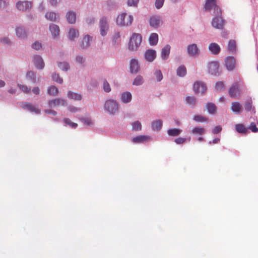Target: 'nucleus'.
Wrapping results in <instances>:
<instances>
[{
  "label": "nucleus",
  "mask_w": 258,
  "mask_h": 258,
  "mask_svg": "<svg viewBox=\"0 0 258 258\" xmlns=\"http://www.w3.org/2000/svg\"><path fill=\"white\" fill-rule=\"evenodd\" d=\"M133 21V18L131 15H127L126 13H122L118 16L116 19L117 25L120 26H127L131 25Z\"/></svg>",
  "instance_id": "nucleus-1"
},
{
  "label": "nucleus",
  "mask_w": 258,
  "mask_h": 258,
  "mask_svg": "<svg viewBox=\"0 0 258 258\" xmlns=\"http://www.w3.org/2000/svg\"><path fill=\"white\" fill-rule=\"evenodd\" d=\"M142 42V36L139 34L134 33L131 37L129 43V49L135 51L139 48Z\"/></svg>",
  "instance_id": "nucleus-2"
},
{
  "label": "nucleus",
  "mask_w": 258,
  "mask_h": 258,
  "mask_svg": "<svg viewBox=\"0 0 258 258\" xmlns=\"http://www.w3.org/2000/svg\"><path fill=\"white\" fill-rule=\"evenodd\" d=\"M104 108L108 113L113 115L118 111V103L114 100H108L104 104Z\"/></svg>",
  "instance_id": "nucleus-3"
},
{
  "label": "nucleus",
  "mask_w": 258,
  "mask_h": 258,
  "mask_svg": "<svg viewBox=\"0 0 258 258\" xmlns=\"http://www.w3.org/2000/svg\"><path fill=\"white\" fill-rule=\"evenodd\" d=\"M204 8L206 11L213 10L215 15H221L222 13L220 8L217 5L216 0H206Z\"/></svg>",
  "instance_id": "nucleus-4"
},
{
  "label": "nucleus",
  "mask_w": 258,
  "mask_h": 258,
  "mask_svg": "<svg viewBox=\"0 0 258 258\" xmlns=\"http://www.w3.org/2000/svg\"><path fill=\"white\" fill-rule=\"evenodd\" d=\"M193 89L195 93L203 94L206 92L207 86L204 82L197 81L194 84Z\"/></svg>",
  "instance_id": "nucleus-5"
},
{
  "label": "nucleus",
  "mask_w": 258,
  "mask_h": 258,
  "mask_svg": "<svg viewBox=\"0 0 258 258\" xmlns=\"http://www.w3.org/2000/svg\"><path fill=\"white\" fill-rule=\"evenodd\" d=\"M224 24L225 21L223 19L221 14L216 15V16L213 19L212 22L213 27L218 29H223Z\"/></svg>",
  "instance_id": "nucleus-6"
},
{
  "label": "nucleus",
  "mask_w": 258,
  "mask_h": 258,
  "mask_svg": "<svg viewBox=\"0 0 258 258\" xmlns=\"http://www.w3.org/2000/svg\"><path fill=\"white\" fill-rule=\"evenodd\" d=\"M228 94L230 97L236 98L241 94L240 90L239 88V84L237 82L234 83L230 87L228 90Z\"/></svg>",
  "instance_id": "nucleus-7"
},
{
  "label": "nucleus",
  "mask_w": 258,
  "mask_h": 258,
  "mask_svg": "<svg viewBox=\"0 0 258 258\" xmlns=\"http://www.w3.org/2000/svg\"><path fill=\"white\" fill-rule=\"evenodd\" d=\"M219 64L216 61H212L208 64V71L212 75L217 76L219 75Z\"/></svg>",
  "instance_id": "nucleus-8"
},
{
  "label": "nucleus",
  "mask_w": 258,
  "mask_h": 258,
  "mask_svg": "<svg viewBox=\"0 0 258 258\" xmlns=\"http://www.w3.org/2000/svg\"><path fill=\"white\" fill-rule=\"evenodd\" d=\"M225 66L229 71L233 70L236 67V60L233 56L227 57L225 60Z\"/></svg>",
  "instance_id": "nucleus-9"
},
{
  "label": "nucleus",
  "mask_w": 258,
  "mask_h": 258,
  "mask_svg": "<svg viewBox=\"0 0 258 258\" xmlns=\"http://www.w3.org/2000/svg\"><path fill=\"white\" fill-rule=\"evenodd\" d=\"M16 7L20 11H24L32 7L31 3L28 1H19L16 4Z\"/></svg>",
  "instance_id": "nucleus-10"
},
{
  "label": "nucleus",
  "mask_w": 258,
  "mask_h": 258,
  "mask_svg": "<svg viewBox=\"0 0 258 258\" xmlns=\"http://www.w3.org/2000/svg\"><path fill=\"white\" fill-rule=\"evenodd\" d=\"M100 34L104 36L106 34L108 29V26L107 23L106 19L102 18L100 21Z\"/></svg>",
  "instance_id": "nucleus-11"
},
{
  "label": "nucleus",
  "mask_w": 258,
  "mask_h": 258,
  "mask_svg": "<svg viewBox=\"0 0 258 258\" xmlns=\"http://www.w3.org/2000/svg\"><path fill=\"white\" fill-rule=\"evenodd\" d=\"M22 108L24 109H27L32 112H35L36 114L40 113V110L38 107L29 102L24 103L22 106Z\"/></svg>",
  "instance_id": "nucleus-12"
},
{
  "label": "nucleus",
  "mask_w": 258,
  "mask_h": 258,
  "mask_svg": "<svg viewBox=\"0 0 258 258\" xmlns=\"http://www.w3.org/2000/svg\"><path fill=\"white\" fill-rule=\"evenodd\" d=\"M187 51L188 55L190 56H196L199 53V50L196 44H191L188 45Z\"/></svg>",
  "instance_id": "nucleus-13"
},
{
  "label": "nucleus",
  "mask_w": 258,
  "mask_h": 258,
  "mask_svg": "<svg viewBox=\"0 0 258 258\" xmlns=\"http://www.w3.org/2000/svg\"><path fill=\"white\" fill-rule=\"evenodd\" d=\"M146 60L149 62H152L156 56V52L153 49L147 50L144 55Z\"/></svg>",
  "instance_id": "nucleus-14"
},
{
  "label": "nucleus",
  "mask_w": 258,
  "mask_h": 258,
  "mask_svg": "<svg viewBox=\"0 0 258 258\" xmlns=\"http://www.w3.org/2000/svg\"><path fill=\"white\" fill-rule=\"evenodd\" d=\"M66 103L64 100L57 98L49 101L48 102L49 106L50 107H55L58 106H63Z\"/></svg>",
  "instance_id": "nucleus-15"
},
{
  "label": "nucleus",
  "mask_w": 258,
  "mask_h": 258,
  "mask_svg": "<svg viewBox=\"0 0 258 258\" xmlns=\"http://www.w3.org/2000/svg\"><path fill=\"white\" fill-rule=\"evenodd\" d=\"M139 70L138 61L136 59H132L130 61V71L133 74H136Z\"/></svg>",
  "instance_id": "nucleus-16"
},
{
  "label": "nucleus",
  "mask_w": 258,
  "mask_h": 258,
  "mask_svg": "<svg viewBox=\"0 0 258 258\" xmlns=\"http://www.w3.org/2000/svg\"><path fill=\"white\" fill-rule=\"evenodd\" d=\"M34 64L38 69H42L44 66V63L40 56H35L34 57Z\"/></svg>",
  "instance_id": "nucleus-17"
},
{
  "label": "nucleus",
  "mask_w": 258,
  "mask_h": 258,
  "mask_svg": "<svg viewBox=\"0 0 258 258\" xmlns=\"http://www.w3.org/2000/svg\"><path fill=\"white\" fill-rule=\"evenodd\" d=\"M209 49L212 54H218L220 51V46L216 43H211L209 44Z\"/></svg>",
  "instance_id": "nucleus-18"
},
{
  "label": "nucleus",
  "mask_w": 258,
  "mask_h": 258,
  "mask_svg": "<svg viewBox=\"0 0 258 258\" xmlns=\"http://www.w3.org/2000/svg\"><path fill=\"white\" fill-rule=\"evenodd\" d=\"M170 46L168 44L165 45L161 51V57L164 60H166L169 56L170 51Z\"/></svg>",
  "instance_id": "nucleus-19"
},
{
  "label": "nucleus",
  "mask_w": 258,
  "mask_h": 258,
  "mask_svg": "<svg viewBox=\"0 0 258 258\" xmlns=\"http://www.w3.org/2000/svg\"><path fill=\"white\" fill-rule=\"evenodd\" d=\"M231 110L235 113L240 112L243 109L242 105L238 102H233L231 103Z\"/></svg>",
  "instance_id": "nucleus-20"
},
{
  "label": "nucleus",
  "mask_w": 258,
  "mask_h": 258,
  "mask_svg": "<svg viewBox=\"0 0 258 258\" xmlns=\"http://www.w3.org/2000/svg\"><path fill=\"white\" fill-rule=\"evenodd\" d=\"M67 21L70 24H74L76 21V13L73 11H69L66 14Z\"/></svg>",
  "instance_id": "nucleus-21"
},
{
  "label": "nucleus",
  "mask_w": 258,
  "mask_h": 258,
  "mask_svg": "<svg viewBox=\"0 0 258 258\" xmlns=\"http://www.w3.org/2000/svg\"><path fill=\"white\" fill-rule=\"evenodd\" d=\"M132 96L130 92H125L121 95V100L124 103H127L131 102Z\"/></svg>",
  "instance_id": "nucleus-22"
},
{
  "label": "nucleus",
  "mask_w": 258,
  "mask_h": 258,
  "mask_svg": "<svg viewBox=\"0 0 258 258\" xmlns=\"http://www.w3.org/2000/svg\"><path fill=\"white\" fill-rule=\"evenodd\" d=\"M160 24V18L158 16H154L151 17L150 19V24L151 26L154 28H157Z\"/></svg>",
  "instance_id": "nucleus-23"
},
{
  "label": "nucleus",
  "mask_w": 258,
  "mask_h": 258,
  "mask_svg": "<svg viewBox=\"0 0 258 258\" xmlns=\"http://www.w3.org/2000/svg\"><path fill=\"white\" fill-rule=\"evenodd\" d=\"M16 33L17 36L20 38H24L27 36V32L22 27H18L16 29Z\"/></svg>",
  "instance_id": "nucleus-24"
},
{
  "label": "nucleus",
  "mask_w": 258,
  "mask_h": 258,
  "mask_svg": "<svg viewBox=\"0 0 258 258\" xmlns=\"http://www.w3.org/2000/svg\"><path fill=\"white\" fill-rule=\"evenodd\" d=\"M49 30L54 38L59 35V28L57 25L55 24L50 25Z\"/></svg>",
  "instance_id": "nucleus-25"
},
{
  "label": "nucleus",
  "mask_w": 258,
  "mask_h": 258,
  "mask_svg": "<svg viewBox=\"0 0 258 258\" xmlns=\"http://www.w3.org/2000/svg\"><path fill=\"white\" fill-rule=\"evenodd\" d=\"M68 97L70 99L74 100L76 101H79L82 99V95L80 94L74 93L72 91H69L68 93Z\"/></svg>",
  "instance_id": "nucleus-26"
},
{
  "label": "nucleus",
  "mask_w": 258,
  "mask_h": 258,
  "mask_svg": "<svg viewBox=\"0 0 258 258\" xmlns=\"http://www.w3.org/2000/svg\"><path fill=\"white\" fill-rule=\"evenodd\" d=\"M45 17L46 19L51 21H56L59 19V16L54 12H47L45 15Z\"/></svg>",
  "instance_id": "nucleus-27"
},
{
  "label": "nucleus",
  "mask_w": 258,
  "mask_h": 258,
  "mask_svg": "<svg viewBox=\"0 0 258 258\" xmlns=\"http://www.w3.org/2000/svg\"><path fill=\"white\" fill-rule=\"evenodd\" d=\"M158 41V35L157 33H153L150 35L149 37V42L151 45H155Z\"/></svg>",
  "instance_id": "nucleus-28"
},
{
  "label": "nucleus",
  "mask_w": 258,
  "mask_h": 258,
  "mask_svg": "<svg viewBox=\"0 0 258 258\" xmlns=\"http://www.w3.org/2000/svg\"><path fill=\"white\" fill-rule=\"evenodd\" d=\"M162 126V121L160 119L156 120L152 123V127L153 130L159 131Z\"/></svg>",
  "instance_id": "nucleus-29"
},
{
  "label": "nucleus",
  "mask_w": 258,
  "mask_h": 258,
  "mask_svg": "<svg viewBox=\"0 0 258 258\" xmlns=\"http://www.w3.org/2000/svg\"><path fill=\"white\" fill-rule=\"evenodd\" d=\"M181 133V130L179 128H171L167 131V134L169 136L176 137L178 136Z\"/></svg>",
  "instance_id": "nucleus-30"
},
{
  "label": "nucleus",
  "mask_w": 258,
  "mask_h": 258,
  "mask_svg": "<svg viewBox=\"0 0 258 258\" xmlns=\"http://www.w3.org/2000/svg\"><path fill=\"white\" fill-rule=\"evenodd\" d=\"M69 38L71 40H74L75 38L79 36V32L78 30L72 28L69 32Z\"/></svg>",
  "instance_id": "nucleus-31"
},
{
  "label": "nucleus",
  "mask_w": 258,
  "mask_h": 258,
  "mask_svg": "<svg viewBox=\"0 0 258 258\" xmlns=\"http://www.w3.org/2000/svg\"><path fill=\"white\" fill-rule=\"evenodd\" d=\"M236 48V42L233 40L229 41L228 45V51L232 53L235 52Z\"/></svg>",
  "instance_id": "nucleus-32"
},
{
  "label": "nucleus",
  "mask_w": 258,
  "mask_h": 258,
  "mask_svg": "<svg viewBox=\"0 0 258 258\" xmlns=\"http://www.w3.org/2000/svg\"><path fill=\"white\" fill-rule=\"evenodd\" d=\"M148 139V137L145 136H138L132 139V141L135 143H143Z\"/></svg>",
  "instance_id": "nucleus-33"
},
{
  "label": "nucleus",
  "mask_w": 258,
  "mask_h": 258,
  "mask_svg": "<svg viewBox=\"0 0 258 258\" xmlns=\"http://www.w3.org/2000/svg\"><path fill=\"white\" fill-rule=\"evenodd\" d=\"M205 129L201 126L195 127L191 131V133L197 135H202L205 133Z\"/></svg>",
  "instance_id": "nucleus-34"
},
{
  "label": "nucleus",
  "mask_w": 258,
  "mask_h": 258,
  "mask_svg": "<svg viewBox=\"0 0 258 258\" xmlns=\"http://www.w3.org/2000/svg\"><path fill=\"white\" fill-rule=\"evenodd\" d=\"M235 130L238 133L241 134H245L247 132V129L242 124H236Z\"/></svg>",
  "instance_id": "nucleus-35"
},
{
  "label": "nucleus",
  "mask_w": 258,
  "mask_h": 258,
  "mask_svg": "<svg viewBox=\"0 0 258 258\" xmlns=\"http://www.w3.org/2000/svg\"><path fill=\"white\" fill-rule=\"evenodd\" d=\"M91 39V37L89 35H86L82 42L81 47L83 48H85L89 46L90 44V40Z\"/></svg>",
  "instance_id": "nucleus-36"
},
{
  "label": "nucleus",
  "mask_w": 258,
  "mask_h": 258,
  "mask_svg": "<svg viewBox=\"0 0 258 258\" xmlns=\"http://www.w3.org/2000/svg\"><path fill=\"white\" fill-rule=\"evenodd\" d=\"M206 108L211 114H214L216 112V106L214 103H208L206 104Z\"/></svg>",
  "instance_id": "nucleus-37"
},
{
  "label": "nucleus",
  "mask_w": 258,
  "mask_h": 258,
  "mask_svg": "<svg viewBox=\"0 0 258 258\" xmlns=\"http://www.w3.org/2000/svg\"><path fill=\"white\" fill-rule=\"evenodd\" d=\"M186 74V69L184 66L179 67L177 69V75L180 77H183Z\"/></svg>",
  "instance_id": "nucleus-38"
},
{
  "label": "nucleus",
  "mask_w": 258,
  "mask_h": 258,
  "mask_svg": "<svg viewBox=\"0 0 258 258\" xmlns=\"http://www.w3.org/2000/svg\"><path fill=\"white\" fill-rule=\"evenodd\" d=\"M185 101L187 104L192 106L196 105L197 102L196 98L194 96H187Z\"/></svg>",
  "instance_id": "nucleus-39"
},
{
  "label": "nucleus",
  "mask_w": 258,
  "mask_h": 258,
  "mask_svg": "<svg viewBox=\"0 0 258 258\" xmlns=\"http://www.w3.org/2000/svg\"><path fill=\"white\" fill-rule=\"evenodd\" d=\"M58 92V89L54 86H52L47 89V93L50 95L55 96L57 94Z\"/></svg>",
  "instance_id": "nucleus-40"
},
{
  "label": "nucleus",
  "mask_w": 258,
  "mask_h": 258,
  "mask_svg": "<svg viewBox=\"0 0 258 258\" xmlns=\"http://www.w3.org/2000/svg\"><path fill=\"white\" fill-rule=\"evenodd\" d=\"M63 122L66 124L69 125L70 127L75 128L77 127L78 124L76 123L72 122L69 118H64L63 119Z\"/></svg>",
  "instance_id": "nucleus-41"
},
{
  "label": "nucleus",
  "mask_w": 258,
  "mask_h": 258,
  "mask_svg": "<svg viewBox=\"0 0 258 258\" xmlns=\"http://www.w3.org/2000/svg\"><path fill=\"white\" fill-rule=\"evenodd\" d=\"M143 83V77L140 75L136 77L133 82V85L136 86H139L142 84Z\"/></svg>",
  "instance_id": "nucleus-42"
},
{
  "label": "nucleus",
  "mask_w": 258,
  "mask_h": 258,
  "mask_svg": "<svg viewBox=\"0 0 258 258\" xmlns=\"http://www.w3.org/2000/svg\"><path fill=\"white\" fill-rule=\"evenodd\" d=\"M194 119L197 122L207 121L208 120L207 117L200 115H195L194 117Z\"/></svg>",
  "instance_id": "nucleus-43"
},
{
  "label": "nucleus",
  "mask_w": 258,
  "mask_h": 258,
  "mask_svg": "<svg viewBox=\"0 0 258 258\" xmlns=\"http://www.w3.org/2000/svg\"><path fill=\"white\" fill-rule=\"evenodd\" d=\"M26 76L28 79L31 80L33 83H35L36 82V75L33 72L30 71L28 72Z\"/></svg>",
  "instance_id": "nucleus-44"
},
{
  "label": "nucleus",
  "mask_w": 258,
  "mask_h": 258,
  "mask_svg": "<svg viewBox=\"0 0 258 258\" xmlns=\"http://www.w3.org/2000/svg\"><path fill=\"white\" fill-rule=\"evenodd\" d=\"M132 128L134 131H140L142 128V125L139 121H135L132 123Z\"/></svg>",
  "instance_id": "nucleus-45"
},
{
  "label": "nucleus",
  "mask_w": 258,
  "mask_h": 258,
  "mask_svg": "<svg viewBox=\"0 0 258 258\" xmlns=\"http://www.w3.org/2000/svg\"><path fill=\"white\" fill-rule=\"evenodd\" d=\"M103 88L104 91L107 93L111 91L110 85L106 80H104L103 81Z\"/></svg>",
  "instance_id": "nucleus-46"
},
{
  "label": "nucleus",
  "mask_w": 258,
  "mask_h": 258,
  "mask_svg": "<svg viewBox=\"0 0 258 258\" xmlns=\"http://www.w3.org/2000/svg\"><path fill=\"white\" fill-rule=\"evenodd\" d=\"M215 88L218 91H222L225 88V85L224 82L218 81L216 83Z\"/></svg>",
  "instance_id": "nucleus-47"
},
{
  "label": "nucleus",
  "mask_w": 258,
  "mask_h": 258,
  "mask_svg": "<svg viewBox=\"0 0 258 258\" xmlns=\"http://www.w3.org/2000/svg\"><path fill=\"white\" fill-rule=\"evenodd\" d=\"M154 75L157 81H161L163 79L162 72L160 70H156L154 73Z\"/></svg>",
  "instance_id": "nucleus-48"
},
{
  "label": "nucleus",
  "mask_w": 258,
  "mask_h": 258,
  "mask_svg": "<svg viewBox=\"0 0 258 258\" xmlns=\"http://www.w3.org/2000/svg\"><path fill=\"white\" fill-rule=\"evenodd\" d=\"M58 67L63 71H67L69 68V65L67 62H59Z\"/></svg>",
  "instance_id": "nucleus-49"
},
{
  "label": "nucleus",
  "mask_w": 258,
  "mask_h": 258,
  "mask_svg": "<svg viewBox=\"0 0 258 258\" xmlns=\"http://www.w3.org/2000/svg\"><path fill=\"white\" fill-rule=\"evenodd\" d=\"M248 128L251 130L253 133L258 132V128L256 127V124L254 122H251L250 124L248 127Z\"/></svg>",
  "instance_id": "nucleus-50"
},
{
  "label": "nucleus",
  "mask_w": 258,
  "mask_h": 258,
  "mask_svg": "<svg viewBox=\"0 0 258 258\" xmlns=\"http://www.w3.org/2000/svg\"><path fill=\"white\" fill-rule=\"evenodd\" d=\"M52 80L59 84H61L63 82V80L61 78L59 77V76L58 74H54L52 76Z\"/></svg>",
  "instance_id": "nucleus-51"
},
{
  "label": "nucleus",
  "mask_w": 258,
  "mask_h": 258,
  "mask_svg": "<svg viewBox=\"0 0 258 258\" xmlns=\"http://www.w3.org/2000/svg\"><path fill=\"white\" fill-rule=\"evenodd\" d=\"M18 86L26 93H29L30 92L31 89L29 88L27 86L25 85L18 84Z\"/></svg>",
  "instance_id": "nucleus-52"
},
{
  "label": "nucleus",
  "mask_w": 258,
  "mask_h": 258,
  "mask_svg": "<svg viewBox=\"0 0 258 258\" xmlns=\"http://www.w3.org/2000/svg\"><path fill=\"white\" fill-rule=\"evenodd\" d=\"M244 108L247 111H250L252 108V102L251 101H247L244 104Z\"/></svg>",
  "instance_id": "nucleus-53"
},
{
  "label": "nucleus",
  "mask_w": 258,
  "mask_h": 258,
  "mask_svg": "<svg viewBox=\"0 0 258 258\" xmlns=\"http://www.w3.org/2000/svg\"><path fill=\"white\" fill-rule=\"evenodd\" d=\"M32 47L36 50H39L41 47V44L38 42H35L32 45Z\"/></svg>",
  "instance_id": "nucleus-54"
},
{
  "label": "nucleus",
  "mask_w": 258,
  "mask_h": 258,
  "mask_svg": "<svg viewBox=\"0 0 258 258\" xmlns=\"http://www.w3.org/2000/svg\"><path fill=\"white\" fill-rule=\"evenodd\" d=\"M164 0H156L155 1V6L157 9L161 8L164 3Z\"/></svg>",
  "instance_id": "nucleus-55"
},
{
  "label": "nucleus",
  "mask_w": 258,
  "mask_h": 258,
  "mask_svg": "<svg viewBox=\"0 0 258 258\" xmlns=\"http://www.w3.org/2000/svg\"><path fill=\"white\" fill-rule=\"evenodd\" d=\"M186 141V139L184 138L179 137L175 139L174 142L177 144H182Z\"/></svg>",
  "instance_id": "nucleus-56"
},
{
  "label": "nucleus",
  "mask_w": 258,
  "mask_h": 258,
  "mask_svg": "<svg viewBox=\"0 0 258 258\" xmlns=\"http://www.w3.org/2000/svg\"><path fill=\"white\" fill-rule=\"evenodd\" d=\"M221 130L222 127L220 125L216 126L213 128L212 133L214 134H218L220 133L221 131Z\"/></svg>",
  "instance_id": "nucleus-57"
},
{
  "label": "nucleus",
  "mask_w": 258,
  "mask_h": 258,
  "mask_svg": "<svg viewBox=\"0 0 258 258\" xmlns=\"http://www.w3.org/2000/svg\"><path fill=\"white\" fill-rule=\"evenodd\" d=\"M139 0H128L127 4L130 6H136Z\"/></svg>",
  "instance_id": "nucleus-58"
},
{
  "label": "nucleus",
  "mask_w": 258,
  "mask_h": 258,
  "mask_svg": "<svg viewBox=\"0 0 258 258\" xmlns=\"http://www.w3.org/2000/svg\"><path fill=\"white\" fill-rule=\"evenodd\" d=\"M0 42L5 44H9L10 43V40L6 37L0 38Z\"/></svg>",
  "instance_id": "nucleus-59"
},
{
  "label": "nucleus",
  "mask_w": 258,
  "mask_h": 258,
  "mask_svg": "<svg viewBox=\"0 0 258 258\" xmlns=\"http://www.w3.org/2000/svg\"><path fill=\"white\" fill-rule=\"evenodd\" d=\"M45 112L47 114H50L54 116H55L57 114V112L55 110L52 109H46L45 110Z\"/></svg>",
  "instance_id": "nucleus-60"
},
{
  "label": "nucleus",
  "mask_w": 258,
  "mask_h": 258,
  "mask_svg": "<svg viewBox=\"0 0 258 258\" xmlns=\"http://www.w3.org/2000/svg\"><path fill=\"white\" fill-rule=\"evenodd\" d=\"M82 121L88 125H90L92 124V121L89 118H83L82 119Z\"/></svg>",
  "instance_id": "nucleus-61"
},
{
  "label": "nucleus",
  "mask_w": 258,
  "mask_h": 258,
  "mask_svg": "<svg viewBox=\"0 0 258 258\" xmlns=\"http://www.w3.org/2000/svg\"><path fill=\"white\" fill-rule=\"evenodd\" d=\"M119 38H120L119 33L116 32L113 37V41H114L115 42H116L118 41V40L119 39Z\"/></svg>",
  "instance_id": "nucleus-62"
},
{
  "label": "nucleus",
  "mask_w": 258,
  "mask_h": 258,
  "mask_svg": "<svg viewBox=\"0 0 258 258\" xmlns=\"http://www.w3.org/2000/svg\"><path fill=\"white\" fill-rule=\"evenodd\" d=\"M68 109L70 111L72 112H76L78 110H79V109L75 107V106H69L68 107Z\"/></svg>",
  "instance_id": "nucleus-63"
},
{
  "label": "nucleus",
  "mask_w": 258,
  "mask_h": 258,
  "mask_svg": "<svg viewBox=\"0 0 258 258\" xmlns=\"http://www.w3.org/2000/svg\"><path fill=\"white\" fill-rule=\"evenodd\" d=\"M32 92L36 95H38L40 93L39 88L38 87H34L32 90Z\"/></svg>",
  "instance_id": "nucleus-64"
}]
</instances>
